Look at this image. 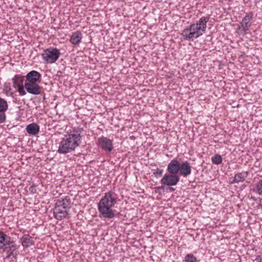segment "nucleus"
<instances>
[{"mask_svg":"<svg viewBox=\"0 0 262 262\" xmlns=\"http://www.w3.org/2000/svg\"><path fill=\"white\" fill-rule=\"evenodd\" d=\"M118 194L112 190L104 193L98 204L100 217L112 219L115 217V210L112 208L117 204Z\"/></svg>","mask_w":262,"mask_h":262,"instance_id":"1","label":"nucleus"},{"mask_svg":"<svg viewBox=\"0 0 262 262\" xmlns=\"http://www.w3.org/2000/svg\"><path fill=\"white\" fill-rule=\"evenodd\" d=\"M81 129L77 128L65 135L59 143L57 152L66 154L74 151L81 142Z\"/></svg>","mask_w":262,"mask_h":262,"instance_id":"2","label":"nucleus"},{"mask_svg":"<svg viewBox=\"0 0 262 262\" xmlns=\"http://www.w3.org/2000/svg\"><path fill=\"white\" fill-rule=\"evenodd\" d=\"M209 17H202L196 23L191 24L184 29L181 33L184 39L193 41L195 39L203 35L206 32L207 23L209 20Z\"/></svg>","mask_w":262,"mask_h":262,"instance_id":"3","label":"nucleus"},{"mask_svg":"<svg viewBox=\"0 0 262 262\" xmlns=\"http://www.w3.org/2000/svg\"><path fill=\"white\" fill-rule=\"evenodd\" d=\"M253 15L252 12L247 13L238 25L236 32L239 35L244 36L248 33L249 28L252 25L251 21L253 18Z\"/></svg>","mask_w":262,"mask_h":262,"instance_id":"4","label":"nucleus"},{"mask_svg":"<svg viewBox=\"0 0 262 262\" xmlns=\"http://www.w3.org/2000/svg\"><path fill=\"white\" fill-rule=\"evenodd\" d=\"M60 55L59 49L52 47L46 49L41 54L43 60L49 63H54L58 59Z\"/></svg>","mask_w":262,"mask_h":262,"instance_id":"5","label":"nucleus"},{"mask_svg":"<svg viewBox=\"0 0 262 262\" xmlns=\"http://www.w3.org/2000/svg\"><path fill=\"white\" fill-rule=\"evenodd\" d=\"M180 178L178 174L166 173L161 180L162 185L167 186L176 185L180 181Z\"/></svg>","mask_w":262,"mask_h":262,"instance_id":"6","label":"nucleus"},{"mask_svg":"<svg viewBox=\"0 0 262 262\" xmlns=\"http://www.w3.org/2000/svg\"><path fill=\"white\" fill-rule=\"evenodd\" d=\"M98 145L106 152H111L113 149V140L104 136L98 139Z\"/></svg>","mask_w":262,"mask_h":262,"instance_id":"7","label":"nucleus"},{"mask_svg":"<svg viewBox=\"0 0 262 262\" xmlns=\"http://www.w3.org/2000/svg\"><path fill=\"white\" fill-rule=\"evenodd\" d=\"M24 86L28 93L35 95L41 94L42 88L37 82H25Z\"/></svg>","mask_w":262,"mask_h":262,"instance_id":"8","label":"nucleus"},{"mask_svg":"<svg viewBox=\"0 0 262 262\" xmlns=\"http://www.w3.org/2000/svg\"><path fill=\"white\" fill-rule=\"evenodd\" d=\"M69 214V210L61 206L55 205L53 208L54 217L58 220L66 217Z\"/></svg>","mask_w":262,"mask_h":262,"instance_id":"9","label":"nucleus"},{"mask_svg":"<svg viewBox=\"0 0 262 262\" xmlns=\"http://www.w3.org/2000/svg\"><path fill=\"white\" fill-rule=\"evenodd\" d=\"M181 163L177 159H172L168 164L166 171L168 173L177 174L181 168Z\"/></svg>","mask_w":262,"mask_h":262,"instance_id":"10","label":"nucleus"},{"mask_svg":"<svg viewBox=\"0 0 262 262\" xmlns=\"http://www.w3.org/2000/svg\"><path fill=\"white\" fill-rule=\"evenodd\" d=\"M41 76V74L38 72L32 70L27 73L25 76V78H26L25 82H37L39 81Z\"/></svg>","mask_w":262,"mask_h":262,"instance_id":"11","label":"nucleus"},{"mask_svg":"<svg viewBox=\"0 0 262 262\" xmlns=\"http://www.w3.org/2000/svg\"><path fill=\"white\" fill-rule=\"evenodd\" d=\"M181 168L180 169L179 172L180 174L184 177H186L191 172V167L190 163L187 161H185L181 163Z\"/></svg>","mask_w":262,"mask_h":262,"instance_id":"12","label":"nucleus"},{"mask_svg":"<svg viewBox=\"0 0 262 262\" xmlns=\"http://www.w3.org/2000/svg\"><path fill=\"white\" fill-rule=\"evenodd\" d=\"M13 239L3 231H0V249H3L12 243Z\"/></svg>","mask_w":262,"mask_h":262,"instance_id":"13","label":"nucleus"},{"mask_svg":"<svg viewBox=\"0 0 262 262\" xmlns=\"http://www.w3.org/2000/svg\"><path fill=\"white\" fill-rule=\"evenodd\" d=\"M249 175L248 171H242L241 172H237L234 176V179L232 182L231 184L239 183L240 182H243L245 181L246 179Z\"/></svg>","mask_w":262,"mask_h":262,"instance_id":"14","label":"nucleus"},{"mask_svg":"<svg viewBox=\"0 0 262 262\" xmlns=\"http://www.w3.org/2000/svg\"><path fill=\"white\" fill-rule=\"evenodd\" d=\"M56 205H58V206H61L63 207L68 210H69L71 208V200L69 196H66L62 199H58L57 200L56 203Z\"/></svg>","mask_w":262,"mask_h":262,"instance_id":"15","label":"nucleus"},{"mask_svg":"<svg viewBox=\"0 0 262 262\" xmlns=\"http://www.w3.org/2000/svg\"><path fill=\"white\" fill-rule=\"evenodd\" d=\"M26 130L28 134L36 135L39 132V126L36 123H32L27 126Z\"/></svg>","mask_w":262,"mask_h":262,"instance_id":"16","label":"nucleus"},{"mask_svg":"<svg viewBox=\"0 0 262 262\" xmlns=\"http://www.w3.org/2000/svg\"><path fill=\"white\" fill-rule=\"evenodd\" d=\"M20 239L21 241L22 246L24 247H29L30 246L34 244L33 238L30 236L29 234L24 235Z\"/></svg>","mask_w":262,"mask_h":262,"instance_id":"17","label":"nucleus"},{"mask_svg":"<svg viewBox=\"0 0 262 262\" xmlns=\"http://www.w3.org/2000/svg\"><path fill=\"white\" fill-rule=\"evenodd\" d=\"M82 38L81 32L77 31L74 32L71 36L70 42L73 45L79 44Z\"/></svg>","mask_w":262,"mask_h":262,"instance_id":"18","label":"nucleus"},{"mask_svg":"<svg viewBox=\"0 0 262 262\" xmlns=\"http://www.w3.org/2000/svg\"><path fill=\"white\" fill-rule=\"evenodd\" d=\"M8 108V104L6 100L0 97V113L4 120H6V115L5 112Z\"/></svg>","mask_w":262,"mask_h":262,"instance_id":"19","label":"nucleus"},{"mask_svg":"<svg viewBox=\"0 0 262 262\" xmlns=\"http://www.w3.org/2000/svg\"><path fill=\"white\" fill-rule=\"evenodd\" d=\"M25 78V76H23L20 75H15L12 78L13 83L15 86L17 87L18 86L23 85Z\"/></svg>","mask_w":262,"mask_h":262,"instance_id":"20","label":"nucleus"},{"mask_svg":"<svg viewBox=\"0 0 262 262\" xmlns=\"http://www.w3.org/2000/svg\"><path fill=\"white\" fill-rule=\"evenodd\" d=\"M8 247H5V249H8L7 252L8 253V256H10L13 255L14 251L16 249V245L15 242L12 241V243L10 245H7Z\"/></svg>","mask_w":262,"mask_h":262,"instance_id":"21","label":"nucleus"},{"mask_svg":"<svg viewBox=\"0 0 262 262\" xmlns=\"http://www.w3.org/2000/svg\"><path fill=\"white\" fill-rule=\"evenodd\" d=\"M253 191L262 196V180H259L258 182L256 184L255 188L253 189Z\"/></svg>","mask_w":262,"mask_h":262,"instance_id":"22","label":"nucleus"},{"mask_svg":"<svg viewBox=\"0 0 262 262\" xmlns=\"http://www.w3.org/2000/svg\"><path fill=\"white\" fill-rule=\"evenodd\" d=\"M212 162L216 165H219L222 162V158L219 154H216L211 158Z\"/></svg>","mask_w":262,"mask_h":262,"instance_id":"23","label":"nucleus"},{"mask_svg":"<svg viewBox=\"0 0 262 262\" xmlns=\"http://www.w3.org/2000/svg\"><path fill=\"white\" fill-rule=\"evenodd\" d=\"M185 262H198L196 258L192 254H188L185 257Z\"/></svg>","mask_w":262,"mask_h":262,"instance_id":"24","label":"nucleus"},{"mask_svg":"<svg viewBox=\"0 0 262 262\" xmlns=\"http://www.w3.org/2000/svg\"><path fill=\"white\" fill-rule=\"evenodd\" d=\"M163 169H160L159 168H157L154 172V175L157 178H160L162 176L163 173Z\"/></svg>","mask_w":262,"mask_h":262,"instance_id":"25","label":"nucleus"},{"mask_svg":"<svg viewBox=\"0 0 262 262\" xmlns=\"http://www.w3.org/2000/svg\"><path fill=\"white\" fill-rule=\"evenodd\" d=\"M17 87L18 88V92L20 95L24 96L26 94V92L24 90V88H25L24 85H21V86H18Z\"/></svg>","mask_w":262,"mask_h":262,"instance_id":"26","label":"nucleus"},{"mask_svg":"<svg viewBox=\"0 0 262 262\" xmlns=\"http://www.w3.org/2000/svg\"><path fill=\"white\" fill-rule=\"evenodd\" d=\"M29 190L32 193H34L36 192L35 187L33 186L30 187L29 188Z\"/></svg>","mask_w":262,"mask_h":262,"instance_id":"27","label":"nucleus"},{"mask_svg":"<svg viewBox=\"0 0 262 262\" xmlns=\"http://www.w3.org/2000/svg\"><path fill=\"white\" fill-rule=\"evenodd\" d=\"M6 121V120H4L3 117L0 113V124L3 123Z\"/></svg>","mask_w":262,"mask_h":262,"instance_id":"28","label":"nucleus"},{"mask_svg":"<svg viewBox=\"0 0 262 262\" xmlns=\"http://www.w3.org/2000/svg\"><path fill=\"white\" fill-rule=\"evenodd\" d=\"M174 190H175V189L172 188V187H170L169 188V191H173Z\"/></svg>","mask_w":262,"mask_h":262,"instance_id":"29","label":"nucleus"}]
</instances>
